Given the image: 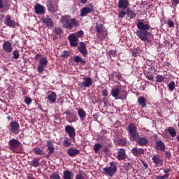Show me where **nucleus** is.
Returning <instances> with one entry per match:
<instances>
[{"label": "nucleus", "instance_id": "45", "mask_svg": "<svg viewBox=\"0 0 179 179\" xmlns=\"http://www.w3.org/2000/svg\"><path fill=\"white\" fill-rule=\"evenodd\" d=\"M8 2H9V0H0V9H3L5 6L3 3H8Z\"/></svg>", "mask_w": 179, "mask_h": 179}, {"label": "nucleus", "instance_id": "25", "mask_svg": "<svg viewBox=\"0 0 179 179\" xmlns=\"http://www.w3.org/2000/svg\"><path fill=\"white\" fill-rule=\"evenodd\" d=\"M43 22L48 26L49 27H52L54 23L52 22V19L50 17V15H47L45 18L42 20Z\"/></svg>", "mask_w": 179, "mask_h": 179}, {"label": "nucleus", "instance_id": "6", "mask_svg": "<svg viewBox=\"0 0 179 179\" xmlns=\"http://www.w3.org/2000/svg\"><path fill=\"white\" fill-rule=\"evenodd\" d=\"M136 34L141 41H148V37L152 36V33L146 30H138Z\"/></svg>", "mask_w": 179, "mask_h": 179}, {"label": "nucleus", "instance_id": "33", "mask_svg": "<svg viewBox=\"0 0 179 179\" xmlns=\"http://www.w3.org/2000/svg\"><path fill=\"white\" fill-rule=\"evenodd\" d=\"M32 167H38L40 166V159L37 158H34L30 163Z\"/></svg>", "mask_w": 179, "mask_h": 179}, {"label": "nucleus", "instance_id": "60", "mask_svg": "<svg viewBox=\"0 0 179 179\" xmlns=\"http://www.w3.org/2000/svg\"><path fill=\"white\" fill-rule=\"evenodd\" d=\"M117 99H119L120 100H124L125 99H127V94H122V96H120L119 98H116Z\"/></svg>", "mask_w": 179, "mask_h": 179}, {"label": "nucleus", "instance_id": "1", "mask_svg": "<svg viewBox=\"0 0 179 179\" xmlns=\"http://www.w3.org/2000/svg\"><path fill=\"white\" fill-rule=\"evenodd\" d=\"M60 23L62 24L63 29L72 30L74 27H79V22L75 18H71V15H63L60 19Z\"/></svg>", "mask_w": 179, "mask_h": 179}, {"label": "nucleus", "instance_id": "5", "mask_svg": "<svg viewBox=\"0 0 179 179\" xmlns=\"http://www.w3.org/2000/svg\"><path fill=\"white\" fill-rule=\"evenodd\" d=\"M83 80H84L83 82L78 83V86H80L83 90H86V87H90V85H93V80H92L90 77L85 76Z\"/></svg>", "mask_w": 179, "mask_h": 179}, {"label": "nucleus", "instance_id": "50", "mask_svg": "<svg viewBox=\"0 0 179 179\" xmlns=\"http://www.w3.org/2000/svg\"><path fill=\"white\" fill-rule=\"evenodd\" d=\"M165 157H166V159H171V152H170V151H165Z\"/></svg>", "mask_w": 179, "mask_h": 179}, {"label": "nucleus", "instance_id": "56", "mask_svg": "<svg viewBox=\"0 0 179 179\" xmlns=\"http://www.w3.org/2000/svg\"><path fill=\"white\" fill-rule=\"evenodd\" d=\"M109 55H112L113 57H115V55L117 54V50H110L108 52Z\"/></svg>", "mask_w": 179, "mask_h": 179}, {"label": "nucleus", "instance_id": "12", "mask_svg": "<svg viewBox=\"0 0 179 179\" xmlns=\"http://www.w3.org/2000/svg\"><path fill=\"white\" fill-rule=\"evenodd\" d=\"M34 11L36 15H44L45 12V8H44V6H43V5L40 3H36L34 6Z\"/></svg>", "mask_w": 179, "mask_h": 179}, {"label": "nucleus", "instance_id": "7", "mask_svg": "<svg viewBox=\"0 0 179 179\" xmlns=\"http://www.w3.org/2000/svg\"><path fill=\"white\" fill-rule=\"evenodd\" d=\"M94 11V6L93 4H90L89 6L83 7L80 10V16L81 17H85V16H87L89 13H92Z\"/></svg>", "mask_w": 179, "mask_h": 179}, {"label": "nucleus", "instance_id": "24", "mask_svg": "<svg viewBox=\"0 0 179 179\" xmlns=\"http://www.w3.org/2000/svg\"><path fill=\"white\" fill-rule=\"evenodd\" d=\"M127 158V154L125 152V150L121 148L117 152V159L119 160H124Z\"/></svg>", "mask_w": 179, "mask_h": 179}, {"label": "nucleus", "instance_id": "52", "mask_svg": "<svg viewBox=\"0 0 179 179\" xmlns=\"http://www.w3.org/2000/svg\"><path fill=\"white\" fill-rule=\"evenodd\" d=\"M157 179H166V178H169V174H165L164 176H157Z\"/></svg>", "mask_w": 179, "mask_h": 179}, {"label": "nucleus", "instance_id": "30", "mask_svg": "<svg viewBox=\"0 0 179 179\" xmlns=\"http://www.w3.org/2000/svg\"><path fill=\"white\" fill-rule=\"evenodd\" d=\"M74 62L76 64H81V65H86V61H85L83 59H82L80 56H75Z\"/></svg>", "mask_w": 179, "mask_h": 179}, {"label": "nucleus", "instance_id": "38", "mask_svg": "<svg viewBox=\"0 0 179 179\" xmlns=\"http://www.w3.org/2000/svg\"><path fill=\"white\" fill-rule=\"evenodd\" d=\"M168 87L171 92H173L176 89V83L171 81Z\"/></svg>", "mask_w": 179, "mask_h": 179}, {"label": "nucleus", "instance_id": "10", "mask_svg": "<svg viewBox=\"0 0 179 179\" xmlns=\"http://www.w3.org/2000/svg\"><path fill=\"white\" fill-rule=\"evenodd\" d=\"M137 28L139 30H149L150 29V25L148 24L147 22H143V20H138V22H137Z\"/></svg>", "mask_w": 179, "mask_h": 179}, {"label": "nucleus", "instance_id": "41", "mask_svg": "<svg viewBox=\"0 0 179 179\" xmlns=\"http://www.w3.org/2000/svg\"><path fill=\"white\" fill-rule=\"evenodd\" d=\"M71 143H72V141H71V139H65L63 142V145L68 148L71 146Z\"/></svg>", "mask_w": 179, "mask_h": 179}, {"label": "nucleus", "instance_id": "13", "mask_svg": "<svg viewBox=\"0 0 179 179\" xmlns=\"http://www.w3.org/2000/svg\"><path fill=\"white\" fill-rule=\"evenodd\" d=\"M65 131L68 134L70 138H75V136H76V133L75 132V128L73 127H71L69 125L66 126Z\"/></svg>", "mask_w": 179, "mask_h": 179}, {"label": "nucleus", "instance_id": "47", "mask_svg": "<svg viewBox=\"0 0 179 179\" xmlns=\"http://www.w3.org/2000/svg\"><path fill=\"white\" fill-rule=\"evenodd\" d=\"M171 3L172 8H177V5L179 3V0H171Z\"/></svg>", "mask_w": 179, "mask_h": 179}, {"label": "nucleus", "instance_id": "54", "mask_svg": "<svg viewBox=\"0 0 179 179\" xmlns=\"http://www.w3.org/2000/svg\"><path fill=\"white\" fill-rule=\"evenodd\" d=\"M13 55L14 59H17V58H19V52H17V51H14Z\"/></svg>", "mask_w": 179, "mask_h": 179}, {"label": "nucleus", "instance_id": "61", "mask_svg": "<svg viewBox=\"0 0 179 179\" xmlns=\"http://www.w3.org/2000/svg\"><path fill=\"white\" fill-rule=\"evenodd\" d=\"M170 171H171V170L170 169H164V172L166 174H169V173H170Z\"/></svg>", "mask_w": 179, "mask_h": 179}, {"label": "nucleus", "instance_id": "37", "mask_svg": "<svg viewBox=\"0 0 179 179\" xmlns=\"http://www.w3.org/2000/svg\"><path fill=\"white\" fill-rule=\"evenodd\" d=\"M50 179H61V176L58 172H55L50 175Z\"/></svg>", "mask_w": 179, "mask_h": 179}, {"label": "nucleus", "instance_id": "4", "mask_svg": "<svg viewBox=\"0 0 179 179\" xmlns=\"http://www.w3.org/2000/svg\"><path fill=\"white\" fill-rule=\"evenodd\" d=\"M105 174L113 177L117 173V164L114 162H110V166L103 169Z\"/></svg>", "mask_w": 179, "mask_h": 179}, {"label": "nucleus", "instance_id": "58", "mask_svg": "<svg viewBox=\"0 0 179 179\" xmlns=\"http://www.w3.org/2000/svg\"><path fill=\"white\" fill-rule=\"evenodd\" d=\"M99 115L97 113L93 115V118L94 120H95V121H97V120L99 119Z\"/></svg>", "mask_w": 179, "mask_h": 179}, {"label": "nucleus", "instance_id": "3", "mask_svg": "<svg viewBox=\"0 0 179 179\" xmlns=\"http://www.w3.org/2000/svg\"><path fill=\"white\" fill-rule=\"evenodd\" d=\"M10 149L16 153H22V144L17 139L13 138L8 142Z\"/></svg>", "mask_w": 179, "mask_h": 179}, {"label": "nucleus", "instance_id": "23", "mask_svg": "<svg viewBox=\"0 0 179 179\" xmlns=\"http://www.w3.org/2000/svg\"><path fill=\"white\" fill-rule=\"evenodd\" d=\"M156 149L157 150H160V152H164L166 150V145H164V143L162 141H157Z\"/></svg>", "mask_w": 179, "mask_h": 179}, {"label": "nucleus", "instance_id": "29", "mask_svg": "<svg viewBox=\"0 0 179 179\" xmlns=\"http://www.w3.org/2000/svg\"><path fill=\"white\" fill-rule=\"evenodd\" d=\"M48 99L51 103H55L57 101V94L55 92H51L50 94L48 96Z\"/></svg>", "mask_w": 179, "mask_h": 179}, {"label": "nucleus", "instance_id": "39", "mask_svg": "<svg viewBox=\"0 0 179 179\" xmlns=\"http://www.w3.org/2000/svg\"><path fill=\"white\" fill-rule=\"evenodd\" d=\"M155 78L157 82H159V83H162V82H164V76L162 75H157Z\"/></svg>", "mask_w": 179, "mask_h": 179}, {"label": "nucleus", "instance_id": "64", "mask_svg": "<svg viewBox=\"0 0 179 179\" xmlns=\"http://www.w3.org/2000/svg\"><path fill=\"white\" fill-rule=\"evenodd\" d=\"M143 167H145V169H148V164H146L145 162L143 163Z\"/></svg>", "mask_w": 179, "mask_h": 179}, {"label": "nucleus", "instance_id": "16", "mask_svg": "<svg viewBox=\"0 0 179 179\" xmlns=\"http://www.w3.org/2000/svg\"><path fill=\"white\" fill-rule=\"evenodd\" d=\"M153 163H155V166L157 167H162L163 166V159L160 158L159 155H155L152 159Z\"/></svg>", "mask_w": 179, "mask_h": 179}, {"label": "nucleus", "instance_id": "44", "mask_svg": "<svg viewBox=\"0 0 179 179\" xmlns=\"http://www.w3.org/2000/svg\"><path fill=\"white\" fill-rule=\"evenodd\" d=\"M31 98L29 97V96H25L24 97V103H26V104H27V106L31 104Z\"/></svg>", "mask_w": 179, "mask_h": 179}, {"label": "nucleus", "instance_id": "59", "mask_svg": "<svg viewBox=\"0 0 179 179\" xmlns=\"http://www.w3.org/2000/svg\"><path fill=\"white\" fill-rule=\"evenodd\" d=\"M41 58H43V57H41V54H36V56H35V59L36 60L39 59V61H40V59H41Z\"/></svg>", "mask_w": 179, "mask_h": 179}, {"label": "nucleus", "instance_id": "40", "mask_svg": "<svg viewBox=\"0 0 179 179\" xmlns=\"http://www.w3.org/2000/svg\"><path fill=\"white\" fill-rule=\"evenodd\" d=\"M117 143L120 146H125V145H127V140H125V138H120L117 141Z\"/></svg>", "mask_w": 179, "mask_h": 179}, {"label": "nucleus", "instance_id": "20", "mask_svg": "<svg viewBox=\"0 0 179 179\" xmlns=\"http://www.w3.org/2000/svg\"><path fill=\"white\" fill-rule=\"evenodd\" d=\"M3 49L6 52H12V50H13L12 48V43L9 41H5L3 44Z\"/></svg>", "mask_w": 179, "mask_h": 179}, {"label": "nucleus", "instance_id": "43", "mask_svg": "<svg viewBox=\"0 0 179 179\" xmlns=\"http://www.w3.org/2000/svg\"><path fill=\"white\" fill-rule=\"evenodd\" d=\"M69 55H71V52L66 51V50H64L62 54V57L63 58H68V57H69Z\"/></svg>", "mask_w": 179, "mask_h": 179}, {"label": "nucleus", "instance_id": "15", "mask_svg": "<svg viewBox=\"0 0 179 179\" xmlns=\"http://www.w3.org/2000/svg\"><path fill=\"white\" fill-rule=\"evenodd\" d=\"M46 6L48 10L50 12V13H55V12H57V8H55V5H54V3H52V0H48L46 2Z\"/></svg>", "mask_w": 179, "mask_h": 179}, {"label": "nucleus", "instance_id": "46", "mask_svg": "<svg viewBox=\"0 0 179 179\" xmlns=\"http://www.w3.org/2000/svg\"><path fill=\"white\" fill-rule=\"evenodd\" d=\"M128 13L131 16V19H135V17H136V14L132 10H129Z\"/></svg>", "mask_w": 179, "mask_h": 179}, {"label": "nucleus", "instance_id": "9", "mask_svg": "<svg viewBox=\"0 0 179 179\" xmlns=\"http://www.w3.org/2000/svg\"><path fill=\"white\" fill-rule=\"evenodd\" d=\"M19 128H20V126L16 121H13L10 123V131L12 134H19Z\"/></svg>", "mask_w": 179, "mask_h": 179}, {"label": "nucleus", "instance_id": "11", "mask_svg": "<svg viewBox=\"0 0 179 179\" xmlns=\"http://www.w3.org/2000/svg\"><path fill=\"white\" fill-rule=\"evenodd\" d=\"M131 153L136 157H139V156H142V155L145 154V149L142 148L134 147L131 149Z\"/></svg>", "mask_w": 179, "mask_h": 179}, {"label": "nucleus", "instance_id": "17", "mask_svg": "<svg viewBox=\"0 0 179 179\" xmlns=\"http://www.w3.org/2000/svg\"><path fill=\"white\" fill-rule=\"evenodd\" d=\"M80 153V150L71 148L67 150V155L70 156V157H75V156H78Z\"/></svg>", "mask_w": 179, "mask_h": 179}, {"label": "nucleus", "instance_id": "27", "mask_svg": "<svg viewBox=\"0 0 179 179\" xmlns=\"http://www.w3.org/2000/svg\"><path fill=\"white\" fill-rule=\"evenodd\" d=\"M78 115L79 116L80 121H85L86 118V112L83 109L79 108L78 110Z\"/></svg>", "mask_w": 179, "mask_h": 179}, {"label": "nucleus", "instance_id": "62", "mask_svg": "<svg viewBox=\"0 0 179 179\" xmlns=\"http://www.w3.org/2000/svg\"><path fill=\"white\" fill-rule=\"evenodd\" d=\"M117 79L118 80H122L123 78L122 77L121 75L118 74V75L117 76Z\"/></svg>", "mask_w": 179, "mask_h": 179}, {"label": "nucleus", "instance_id": "51", "mask_svg": "<svg viewBox=\"0 0 179 179\" xmlns=\"http://www.w3.org/2000/svg\"><path fill=\"white\" fill-rule=\"evenodd\" d=\"M83 34H85L83 31H79L76 34V37H83Z\"/></svg>", "mask_w": 179, "mask_h": 179}, {"label": "nucleus", "instance_id": "31", "mask_svg": "<svg viewBox=\"0 0 179 179\" xmlns=\"http://www.w3.org/2000/svg\"><path fill=\"white\" fill-rule=\"evenodd\" d=\"M64 179H72V172L69 170L64 171L63 173Z\"/></svg>", "mask_w": 179, "mask_h": 179}, {"label": "nucleus", "instance_id": "26", "mask_svg": "<svg viewBox=\"0 0 179 179\" xmlns=\"http://www.w3.org/2000/svg\"><path fill=\"white\" fill-rule=\"evenodd\" d=\"M6 24L9 27H15V21L10 18V15H7L6 18Z\"/></svg>", "mask_w": 179, "mask_h": 179}, {"label": "nucleus", "instance_id": "8", "mask_svg": "<svg viewBox=\"0 0 179 179\" xmlns=\"http://www.w3.org/2000/svg\"><path fill=\"white\" fill-rule=\"evenodd\" d=\"M48 64V60H47V57H41L39 60V64L37 67L38 72L39 73H43L46 65Z\"/></svg>", "mask_w": 179, "mask_h": 179}, {"label": "nucleus", "instance_id": "35", "mask_svg": "<svg viewBox=\"0 0 179 179\" xmlns=\"http://www.w3.org/2000/svg\"><path fill=\"white\" fill-rule=\"evenodd\" d=\"M167 131L172 138H174L177 135V131L173 127H169Z\"/></svg>", "mask_w": 179, "mask_h": 179}, {"label": "nucleus", "instance_id": "48", "mask_svg": "<svg viewBox=\"0 0 179 179\" xmlns=\"http://www.w3.org/2000/svg\"><path fill=\"white\" fill-rule=\"evenodd\" d=\"M53 31L56 34H61L62 33V29L59 28V27H56L55 28V29L53 30Z\"/></svg>", "mask_w": 179, "mask_h": 179}, {"label": "nucleus", "instance_id": "19", "mask_svg": "<svg viewBox=\"0 0 179 179\" xmlns=\"http://www.w3.org/2000/svg\"><path fill=\"white\" fill-rule=\"evenodd\" d=\"M78 50L81 54H83V57H87V50L86 49V44H85L83 42L80 43Z\"/></svg>", "mask_w": 179, "mask_h": 179}, {"label": "nucleus", "instance_id": "53", "mask_svg": "<svg viewBox=\"0 0 179 179\" xmlns=\"http://www.w3.org/2000/svg\"><path fill=\"white\" fill-rule=\"evenodd\" d=\"M167 24L169 27H174V22H173L171 20H169Z\"/></svg>", "mask_w": 179, "mask_h": 179}, {"label": "nucleus", "instance_id": "14", "mask_svg": "<svg viewBox=\"0 0 179 179\" xmlns=\"http://www.w3.org/2000/svg\"><path fill=\"white\" fill-rule=\"evenodd\" d=\"M48 152L47 154V157H50V155H52L54 152L55 151V147H54V144L52 143V141H47V145Z\"/></svg>", "mask_w": 179, "mask_h": 179}, {"label": "nucleus", "instance_id": "42", "mask_svg": "<svg viewBox=\"0 0 179 179\" xmlns=\"http://www.w3.org/2000/svg\"><path fill=\"white\" fill-rule=\"evenodd\" d=\"M101 144L100 143H95L94 145V152H99V150H100V149H101Z\"/></svg>", "mask_w": 179, "mask_h": 179}, {"label": "nucleus", "instance_id": "36", "mask_svg": "<svg viewBox=\"0 0 179 179\" xmlns=\"http://www.w3.org/2000/svg\"><path fill=\"white\" fill-rule=\"evenodd\" d=\"M96 31L99 34H103L104 30L103 29V24H96Z\"/></svg>", "mask_w": 179, "mask_h": 179}, {"label": "nucleus", "instance_id": "2", "mask_svg": "<svg viewBox=\"0 0 179 179\" xmlns=\"http://www.w3.org/2000/svg\"><path fill=\"white\" fill-rule=\"evenodd\" d=\"M129 135L130 136L131 141H135L139 138V133H138V129L135 126V124L131 123L127 127Z\"/></svg>", "mask_w": 179, "mask_h": 179}, {"label": "nucleus", "instance_id": "22", "mask_svg": "<svg viewBox=\"0 0 179 179\" xmlns=\"http://www.w3.org/2000/svg\"><path fill=\"white\" fill-rule=\"evenodd\" d=\"M129 6V1L128 0H119L118 8L120 9H127Z\"/></svg>", "mask_w": 179, "mask_h": 179}, {"label": "nucleus", "instance_id": "34", "mask_svg": "<svg viewBox=\"0 0 179 179\" xmlns=\"http://www.w3.org/2000/svg\"><path fill=\"white\" fill-rule=\"evenodd\" d=\"M33 152L35 153V155H44V150L40 148H34L33 149Z\"/></svg>", "mask_w": 179, "mask_h": 179}, {"label": "nucleus", "instance_id": "49", "mask_svg": "<svg viewBox=\"0 0 179 179\" xmlns=\"http://www.w3.org/2000/svg\"><path fill=\"white\" fill-rule=\"evenodd\" d=\"M145 76H146V78L149 79V80H151V82H153V80H155V78L152 74H147Z\"/></svg>", "mask_w": 179, "mask_h": 179}, {"label": "nucleus", "instance_id": "57", "mask_svg": "<svg viewBox=\"0 0 179 179\" xmlns=\"http://www.w3.org/2000/svg\"><path fill=\"white\" fill-rule=\"evenodd\" d=\"M102 95L107 97V96H108V91H107V90H103L102 91Z\"/></svg>", "mask_w": 179, "mask_h": 179}, {"label": "nucleus", "instance_id": "18", "mask_svg": "<svg viewBox=\"0 0 179 179\" xmlns=\"http://www.w3.org/2000/svg\"><path fill=\"white\" fill-rule=\"evenodd\" d=\"M137 143L139 146H147L148 143H149V140L146 137H138Z\"/></svg>", "mask_w": 179, "mask_h": 179}, {"label": "nucleus", "instance_id": "28", "mask_svg": "<svg viewBox=\"0 0 179 179\" xmlns=\"http://www.w3.org/2000/svg\"><path fill=\"white\" fill-rule=\"evenodd\" d=\"M125 90L123 91H120V90L118 88H114L111 90V94L113 96V97H118V96H120V93H124Z\"/></svg>", "mask_w": 179, "mask_h": 179}, {"label": "nucleus", "instance_id": "63", "mask_svg": "<svg viewBox=\"0 0 179 179\" xmlns=\"http://www.w3.org/2000/svg\"><path fill=\"white\" fill-rule=\"evenodd\" d=\"M4 17H5V15L3 14L0 15V20L1 21L3 20Z\"/></svg>", "mask_w": 179, "mask_h": 179}, {"label": "nucleus", "instance_id": "32", "mask_svg": "<svg viewBox=\"0 0 179 179\" xmlns=\"http://www.w3.org/2000/svg\"><path fill=\"white\" fill-rule=\"evenodd\" d=\"M138 103L141 107H146V99L143 96H141L138 99Z\"/></svg>", "mask_w": 179, "mask_h": 179}, {"label": "nucleus", "instance_id": "21", "mask_svg": "<svg viewBox=\"0 0 179 179\" xmlns=\"http://www.w3.org/2000/svg\"><path fill=\"white\" fill-rule=\"evenodd\" d=\"M69 40L70 41V45L71 47H76L78 45V37L72 34L69 36Z\"/></svg>", "mask_w": 179, "mask_h": 179}, {"label": "nucleus", "instance_id": "55", "mask_svg": "<svg viewBox=\"0 0 179 179\" xmlns=\"http://www.w3.org/2000/svg\"><path fill=\"white\" fill-rule=\"evenodd\" d=\"M127 13H125V11H121L120 13H119L118 16L119 17H121V19H122L123 17H125Z\"/></svg>", "mask_w": 179, "mask_h": 179}]
</instances>
